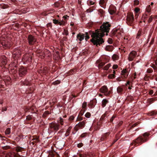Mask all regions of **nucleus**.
Instances as JSON below:
<instances>
[{
	"mask_svg": "<svg viewBox=\"0 0 157 157\" xmlns=\"http://www.w3.org/2000/svg\"><path fill=\"white\" fill-rule=\"evenodd\" d=\"M16 151L18 152H21L22 151H24V148L23 147H19V146H17L16 147Z\"/></svg>",
	"mask_w": 157,
	"mask_h": 157,
	"instance_id": "nucleus-29",
	"label": "nucleus"
},
{
	"mask_svg": "<svg viewBox=\"0 0 157 157\" xmlns=\"http://www.w3.org/2000/svg\"><path fill=\"white\" fill-rule=\"evenodd\" d=\"M150 14H147L146 13L144 14L142 16V18L144 19V21L145 22L146 20L148 18V17L150 15Z\"/></svg>",
	"mask_w": 157,
	"mask_h": 157,
	"instance_id": "nucleus-28",
	"label": "nucleus"
},
{
	"mask_svg": "<svg viewBox=\"0 0 157 157\" xmlns=\"http://www.w3.org/2000/svg\"><path fill=\"white\" fill-rule=\"evenodd\" d=\"M82 109H86L87 107V102H84L82 105Z\"/></svg>",
	"mask_w": 157,
	"mask_h": 157,
	"instance_id": "nucleus-40",
	"label": "nucleus"
},
{
	"mask_svg": "<svg viewBox=\"0 0 157 157\" xmlns=\"http://www.w3.org/2000/svg\"><path fill=\"white\" fill-rule=\"evenodd\" d=\"M150 134L147 132L144 133L141 135L140 136L131 144V145L137 146L143 143L147 142L149 139Z\"/></svg>",
	"mask_w": 157,
	"mask_h": 157,
	"instance_id": "nucleus-2",
	"label": "nucleus"
},
{
	"mask_svg": "<svg viewBox=\"0 0 157 157\" xmlns=\"http://www.w3.org/2000/svg\"><path fill=\"white\" fill-rule=\"evenodd\" d=\"M60 82V81L59 80H57L52 83V84L54 85L59 84Z\"/></svg>",
	"mask_w": 157,
	"mask_h": 157,
	"instance_id": "nucleus-46",
	"label": "nucleus"
},
{
	"mask_svg": "<svg viewBox=\"0 0 157 157\" xmlns=\"http://www.w3.org/2000/svg\"><path fill=\"white\" fill-rule=\"evenodd\" d=\"M17 63L18 61L17 60H15L11 64V65L12 66H13L16 68V67H17Z\"/></svg>",
	"mask_w": 157,
	"mask_h": 157,
	"instance_id": "nucleus-31",
	"label": "nucleus"
},
{
	"mask_svg": "<svg viewBox=\"0 0 157 157\" xmlns=\"http://www.w3.org/2000/svg\"><path fill=\"white\" fill-rule=\"evenodd\" d=\"M97 103V100L96 99L92 100L90 103V105L91 108H93Z\"/></svg>",
	"mask_w": 157,
	"mask_h": 157,
	"instance_id": "nucleus-22",
	"label": "nucleus"
},
{
	"mask_svg": "<svg viewBox=\"0 0 157 157\" xmlns=\"http://www.w3.org/2000/svg\"><path fill=\"white\" fill-rule=\"evenodd\" d=\"M139 1L138 0H135L134 4L135 5H137L139 4Z\"/></svg>",
	"mask_w": 157,
	"mask_h": 157,
	"instance_id": "nucleus-58",
	"label": "nucleus"
},
{
	"mask_svg": "<svg viewBox=\"0 0 157 157\" xmlns=\"http://www.w3.org/2000/svg\"><path fill=\"white\" fill-rule=\"evenodd\" d=\"M110 66L111 64L110 63H108L104 67L103 69L105 70H107Z\"/></svg>",
	"mask_w": 157,
	"mask_h": 157,
	"instance_id": "nucleus-37",
	"label": "nucleus"
},
{
	"mask_svg": "<svg viewBox=\"0 0 157 157\" xmlns=\"http://www.w3.org/2000/svg\"><path fill=\"white\" fill-rule=\"evenodd\" d=\"M7 60L6 57L4 56H2L0 57V66L4 67L7 63Z\"/></svg>",
	"mask_w": 157,
	"mask_h": 157,
	"instance_id": "nucleus-11",
	"label": "nucleus"
},
{
	"mask_svg": "<svg viewBox=\"0 0 157 157\" xmlns=\"http://www.w3.org/2000/svg\"><path fill=\"white\" fill-rule=\"evenodd\" d=\"M106 116L105 114H103L101 117L100 118V120H103L104 118Z\"/></svg>",
	"mask_w": 157,
	"mask_h": 157,
	"instance_id": "nucleus-61",
	"label": "nucleus"
},
{
	"mask_svg": "<svg viewBox=\"0 0 157 157\" xmlns=\"http://www.w3.org/2000/svg\"><path fill=\"white\" fill-rule=\"evenodd\" d=\"M27 40L29 45H32L34 44L36 41L35 37L32 35H29L27 37Z\"/></svg>",
	"mask_w": 157,
	"mask_h": 157,
	"instance_id": "nucleus-10",
	"label": "nucleus"
},
{
	"mask_svg": "<svg viewBox=\"0 0 157 157\" xmlns=\"http://www.w3.org/2000/svg\"><path fill=\"white\" fill-rule=\"evenodd\" d=\"M83 145V144L81 143L78 144L77 147L78 148H80L82 147Z\"/></svg>",
	"mask_w": 157,
	"mask_h": 157,
	"instance_id": "nucleus-62",
	"label": "nucleus"
},
{
	"mask_svg": "<svg viewBox=\"0 0 157 157\" xmlns=\"http://www.w3.org/2000/svg\"><path fill=\"white\" fill-rule=\"evenodd\" d=\"M107 1V0H100L99 3L101 7L105 8Z\"/></svg>",
	"mask_w": 157,
	"mask_h": 157,
	"instance_id": "nucleus-20",
	"label": "nucleus"
},
{
	"mask_svg": "<svg viewBox=\"0 0 157 157\" xmlns=\"http://www.w3.org/2000/svg\"><path fill=\"white\" fill-rule=\"evenodd\" d=\"M100 92L104 94L105 96H109L110 94V91L108 90V89L106 86H103L99 89Z\"/></svg>",
	"mask_w": 157,
	"mask_h": 157,
	"instance_id": "nucleus-7",
	"label": "nucleus"
},
{
	"mask_svg": "<svg viewBox=\"0 0 157 157\" xmlns=\"http://www.w3.org/2000/svg\"><path fill=\"white\" fill-rule=\"evenodd\" d=\"M111 26V25L109 22H104L100 26L99 29L92 33L91 35L92 38L90 40L91 42L96 46H100L104 42L102 38L105 35V33H106V35H108Z\"/></svg>",
	"mask_w": 157,
	"mask_h": 157,
	"instance_id": "nucleus-1",
	"label": "nucleus"
},
{
	"mask_svg": "<svg viewBox=\"0 0 157 157\" xmlns=\"http://www.w3.org/2000/svg\"><path fill=\"white\" fill-rule=\"evenodd\" d=\"M62 4V0H59L58 1L56 2L53 4V6L55 7H58L59 6L60 4Z\"/></svg>",
	"mask_w": 157,
	"mask_h": 157,
	"instance_id": "nucleus-23",
	"label": "nucleus"
},
{
	"mask_svg": "<svg viewBox=\"0 0 157 157\" xmlns=\"http://www.w3.org/2000/svg\"><path fill=\"white\" fill-rule=\"evenodd\" d=\"M134 21V15L132 13H128L126 18V23L127 24L130 26L133 25Z\"/></svg>",
	"mask_w": 157,
	"mask_h": 157,
	"instance_id": "nucleus-5",
	"label": "nucleus"
},
{
	"mask_svg": "<svg viewBox=\"0 0 157 157\" xmlns=\"http://www.w3.org/2000/svg\"><path fill=\"white\" fill-rule=\"evenodd\" d=\"M27 73V69L23 67H21L19 70V75L20 77L25 75Z\"/></svg>",
	"mask_w": 157,
	"mask_h": 157,
	"instance_id": "nucleus-12",
	"label": "nucleus"
},
{
	"mask_svg": "<svg viewBox=\"0 0 157 157\" xmlns=\"http://www.w3.org/2000/svg\"><path fill=\"white\" fill-rule=\"evenodd\" d=\"M108 78L110 79H113L115 78L114 74H111L108 76Z\"/></svg>",
	"mask_w": 157,
	"mask_h": 157,
	"instance_id": "nucleus-47",
	"label": "nucleus"
},
{
	"mask_svg": "<svg viewBox=\"0 0 157 157\" xmlns=\"http://www.w3.org/2000/svg\"><path fill=\"white\" fill-rule=\"evenodd\" d=\"M59 123L61 125H63V119L61 117H60Z\"/></svg>",
	"mask_w": 157,
	"mask_h": 157,
	"instance_id": "nucleus-57",
	"label": "nucleus"
},
{
	"mask_svg": "<svg viewBox=\"0 0 157 157\" xmlns=\"http://www.w3.org/2000/svg\"><path fill=\"white\" fill-rule=\"evenodd\" d=\"M109 102L106 99H103L102 101L101 106L102 107H105L106 104Z\"/></svg>",
	"mask_w": 157,
	"mask_h": 157,
	"instance_id": "nucleus-25",
	"label": "nucleus"
},
{
	"mask_svg": "<svg viewBox=\"0 0 157 157\" xmlns=\"http://www.w3.org/2000/svg\"><path fill=\"white\" fill-rule=\"evenodd\" d=\"M157 100V98H150L149 99V104H150L153 103L154 101Z\"/></svg>",
	"mask_w": 157,
	"mask_h": 157,
	"instance_id": "nucleus-32",
	"label": "nucleus"
},
{
	"mask_svg": "<svg viewBox=\"0 0 157 157\" xmlns=\"http://www.w3.org/2000/svg\"><path fill=\"white\" fill-rule=\"evenodd\" d=\"M5 85V81H4L2 80V78H1V76H0V88H3V89H1V90H4L5 88L4 86Z\"/></svg>",
	"mask_w": 157,
	"mask_h": 157,
	"instance_id": "nucleus-18",
	"label": "nucleus"
},
{
	"mask_svg": "<svg viewBox=\"0 0 157 157\" xmlns=\"http://www.w3.org/2000/svg\"><path fill=\"white\" fill-rule=\"evenodd\" d=\"M29 86L28 89L26 90V92L28 94H32L35 90V84L33 83L31 84Z\"/></svg>",
	"mask_w": 157,
	"mask_h": 157,
	"instance_id": "nucleus-13",
	"label": "nucleus"
},
{
	"mask_svg": "<svg viewBox=\"0 0 157 157\" xmlns=\"http://www.w3.org/2000/svg\"><path fill=\"white\" fill-rule=\"evenodd\" d=\"M123 91V88H122L121 87L118 86L117 88V92L118 94H122Z\"/></svg>",
	"mask_w": 157,
	"mask_h": 157,
	"instance_id": "nucleus-27",
	"label": "nucleus"
},
{
	"mask_svg": "<svg viewBox=\"0 0 157 157\" xmlns=\"http://www.w3.org/2000/svg\"><path fill=\"white\" fill-rule=\"evenodd\" d=\"M50 114L49 112L48 111H45L44 113L43 114L42 117H46L47 115Z\"/></svg>",
	"mask_w": 157,
	"mask_h": 157,
	"instance_id": "nucleus-36",
	"label": "nucleus"
},
{
	"mask_svg": "<svg viewBox=\"0 0 157 157\" xmlns=\"http://www.w3.org/2000/svg\"><path fill=\"white\" fill-rule=\"evenodd\" d=\"M22 83L23 85H26V86H29L31 84H32L31 83L27 81H25L24 82H22Z\"/></svg>",
	"mask_w": 157,
	"mask_h": 157,
	"instance_id": "nucleus-38",
	"label": "nucleus"
},
{
	"mask_svg": "<svg viewBox=\"0 0 157 157\" xmlns=\"http://www.w3.org/2000/svg\"><path fill=\"white\" fill-rule=\"evenodd\" d=\"M154 18V17L153 16V15L151 16L150 17L148 20V23H150L151 22L153 19Z\"/></svg>",
	"mask_w": 157,
	"mask_h": 157,
	"instance_id": "nucleus-43",
	"label": "nucleus"
},
{
	"mask_svg": "<svg viewBox=\"0 0 157 157\" xmlns=\"http://www.w3.org/2000/svg\"><path fill=\"white\" fill-rule=\"evenodd\" d=\"M110 134V133L109 132H106L103 134L102 135L101 138L100 139L101 141H103L105 140L109 136Z\"/></svg>",
	"mask_w": 157,
	"mask_h": 157,
	"instance_id": "nucleus-17",
	"label": "nucleus"
},
{
	"mask_svg": "<svg viewBox=\"0 0 157 157\" xmlns=\"http://www.w3.org/2000/svg\"><path fill=\"white\" fill-rule=\"evenodd\" d=\"M53 23L56 25L59 24V20H56V19H53L52 20Z\"/></svg>",
	"mask_w": 157,
	"mask_h": 157,
	"instance_id": "nucleus-42",
	"label": "nucleus"
},
{
	"mask_svg": "<svg viewBox=\"0 0 157 157\" xmlns=\"http://www.w3.org/2000/svg\"><path fill=\"white\" fill-rule=\"evenodd\" d=\"M75 118V117L73 116H71L69 118V121H72Z\"/></svg>",
	"mask_w": 157,
	"mask_h": 157,
	"instance_id": "nucleus-53",
	"label": "nucleus"
},
{
	"mask_svg": "<svg viewBox=\"0 0 157 157\" xmlns=\"http://www.w3.org/2000/svg\"><path fill=\"white\" fill-rule=\"evenodd\" d=\"M93 32L89 31L88 32H86L85 34L81 33H79L77 36V38L80 42L82 41L85 37V40L87 41L90 38V35H92Z\"/></svg>",
	"mask_w": 157,
	"mask_h": 157,
	"instance_id": "nucleus-4",
	"label": "nucleus"
},
{
	"mask_svg": "<svg viewBox=\"0 0 157 157\" xmlns=\"http://www.w3.org/2000/svg\"><path fill=\"white\" fill-rule=\"evenodd\" d=\"M142 30L141 29L139 30L136 36V39H139L140 36L142 35Z\"/></svg>",
	"mask_w": 157,
	"mask_h": 157,
	"instance_id": "nucleus-30",
	"label": "nucleus"
},
{
	"mask_svg": "<svg viewBox=\"0 0 157 157\" xmlns=\"http://www.w3.org/2000/svg\"><path fill=\"white\" fill-rule=\"evenodd\" d=\"M33 119L35 120L34 118L33 117L32 115H29L26 116V120L27 121H30Z\"/></svg>",
	"mask_w": 157,
	"mask_h": 157,
	"instance_id": "nucleus-34",
	"label": "nucleus"
},
{
	"mask_svg": "<svg viewBox=\"0 0 157 157\" xmlns=\"http://www.w3.org/2000/svg\"><path fill=\"white\" fill-rule=\"evenodd\" d=\"M60 124L55 122H52L49 124V128L53 131L57 132L59 129Z\"/></svg>",
	"mask_w": 157,
	"mask_h": 157,
	"instance_id": "nucleus-6",
	"label": "nucleus"
},
{
	"mask_svg": "<svg viewBox=\"0 0 157 157\" xmlns=\"http://www.w3.org/2000/svg\"><path fill=\"white\" fill-rule=\"evenodd\" d=\"M22 50L21 49L18 48L15 50L13 53V56L15 59L21 57V55Z\"/></svg>",
	"mask_w": 157,
	"mask_h": 157,
	"instance_id": "nucleus-9",
	"label": "nucleus"
},
{
	"mask_svg": "<svg viewBox=\"0 0 157 157\" xmlns=\"http://www.w3.org/2000/svg\"><path fill=\"white\" fill-rule=\"evenodd\" d=\"M32 141H33L36 144L37 143L40 142L39 136L36 135L33 136L32 139Z\"/></svg>",
	"mask_w": 157,
	"mask_h": 157,
	"instance_id": "nucleus-19",
	"label": "nucleus"
},
{
	"mask_svg": "<svg viewBox=\"0 0 157 157\" xmlns=\"http://www.w3.org/2000/svg\"><path fill=\"white\" fill-rule=\"evenodd\" d=\"M116 117V116L115 115H113L112 117L110 119V122H113V120Z\"/></svg>",
	"mask_w": 157,
	"mask_h": 157,
	"instance_id": "nucleus-60",
	"label": "nucleus"
},
{
	"mask_svg": "<svg viewBox=\"0 0 157 157\" xmlns=\"http://www.w3.org/2000/svg\"><path fill=\"white\" fill-rule=\"evenodd\" d=\"M29 144L31 147H32V146H33L34 145H36V144L33 141H32V139H31L29 142Z\"/></svg>",
	"mask_w": 157,
	"mask_h": 157,
	"instance_id": "nucleus-44",
	"label": "nucleus"
},
{
	"mask_svg": "<svg viewBox=\"0 0 157 157\" xmlns=\"http://www.w3.org/2000/svg\"><path fill=\"white\" fill-rule=\"evenodd\" d=\"M39 72L42 74L43 75H46L48 72V69L47 67H45L41 68L39 71Z\"/></svg>",
	"mask_w": 157,
	"mask_h": 157,
	"instance_id": "nucleus-15",
	"label": "nucleus"
},
{
	"mask_svg": "<svg viewBox=\"0 0 157 157\" xmlns=\"http://www.w3.org/2000/svg\"><path fill=\"white\" fill-rule=\"evenodd\" d=\"M72 128V127L71 126H70L68 128L66 132V133L65 134V136L66 137H67L69 136Z\"/></svg>",
	"mask_w": 157,
	"mask_h": 157,
	"instance_id": "nucleus-24",
	"label": "nucleus"
},
{
	"mask_svg": "<svg viewBox=\"0 0 157 157\" xmlns=\"http://www.w3.org/2000/svg\"><path fill=\"white\" fill-rule=\"evenodd\" d=\"M32 56L31 54L26 53L22 58V60L25 63H29L31 61Z\"/></svg>",
	"mask_w": 157,
	"mask_h": 157,
	"instance_id": "nucleus-8",
	"label": "nucleus"
},
{
	"mask_svg": "<svg viewBox=\"0 0 157 157\" xmlns=\"http://www.w3.org/2000/svg\"><path fill=\"white\" fill-rule=\"evenodd\" d=\"M85 111V109H82L79 113V114L81 116L83 115Z\"/></svg>",
	"mask_w": 157,
	"mask_h": 157,
	"instance_id": "nucleus-51",
	"label": "nucleus"
},
{
	"mask_svg": "<svg viewBox=\"0 0 157 157\" xmlns=\"http://www.w3.org/2000/svg\"><path fill=\"white\" fill-rule=\"evenodd\" d=\"M76 70L75 69H71V70H70L69 73H70V75H72V74H74L75 72V71H76Z\"/></svg>",
	"mask_w": 157,
	"mask_h": 157,
	"instance_id": "nucleus-50",
	"label": "nucleus"
},
{
	"mask_svg": "<svg viewBox=\"0 0 157 157\" xmlns=\"http://www.w3.org/2000/svg\"><path fill=\"white\" fill-rule=\"evenodd\" d=\"M117 30L116 29L112 30V31L111 32V36H115L117 33Z\"/></svg>",
	"mask_w": 157,
	"mask_h": 157,
	"instance_id": "nucleus-35",
	"label": "nucleus"
},
{
	"mask_svg": "<svg viewBox=\"0 0 157 157\" xmlns=\"http://www.w3.org/2000/svg\"><path fill=\"white\" fill-rule=\"evenodd\" d=\"M87 3H88V4H89L90 5H93L94 4V2L90 0H88L87 1Z\"/></svg>",
	"mask_w": 157,
	"mask_h": 157,
	"instance_id": "nucleus-55",
	"label": "nucleus"
},
{
	"mask_svg": "<svg viewBox=\"0 0 157 157\" xmlns=\"http://www.w3.org/2000/svg\"><path fill=\"white\" fill-rule=\"evenodd\" d=\"M6 134L9 135L10 133V128H7L5 131Z\"/></svg>",
	"mask_w": 157,
	"mask_h": 157,
	"instance_id": "nucleus-41",
	"label": "nucleus"
},
{
	"mask_svg": "<svg viewBox=\"0 0 157 157\" xmlns=\"http://www.w3.org/2000/svg\"><path fill=\"white\" fill-rule=\"evenodd\" d=\"M113 48V47L112 46L107 45L106 46L105 49L106 51L110 52L112 51Z\"/></svg>",
	"mask_w": 157,
	"mask_h": 157,
	"instance_id": "nucleus-26",
	"label": "nucleus"
},
{
	"mask_svg": "<svg viewBox=\"0 0 157 157\" xmlns=\"http://www.w3.org/2000/svg\"><path fill=\"white\" fill-rule=\"evenodd\" d=\"M128 71L126 69H123L121 71V75H124V74H126V73Z\"/></svg>",
	"mask_w": 157,
	"mask_h": 157,
	"instance_id": "nucleus-48",
	"label": "nucleus"
},
{
	"mask_svg": "<svg viewBox=\"0 0 157 157\" xmlns=\"http://www.w3.org/2000/svg\"><path fill=\"white\" fill-rule=\"evenodd\" d=\"M108 42L109 44H111L113 43V40L111 38H109L108 40Z\"/></svg>",
	"mask_w": 157,
	"mask_h": 157,
	"instance_id": "nucleus-63",
	"label": "nucleus"
},
{
	"mask_svg": "<svg viewBox=\"0 0 157 157\" xmlns=\"http://www.w3.org/2000/svg\"><path fill=\"white\" fill-rule=\"evenodd\" d=\"M4 80H7L8 81L10 82L11 80V78L9 76H8L6 77L5 78H4L3 80L4 81Z\"/></svg>",
	"mask_w": 157,
	"mask_h": 157,
	"instance_id": "nucleus-56",
	"label": "nucleus"
},
{
	"mask_svg": "<svg viewBox=\"0 0 157 157\" xmlns=\"http://www.w3.org/2000/svg\"><path fill=\"white\" fill-rule=\"evenodd\" d=\"M0 43L5 49L10 48L12 45L11 38L3 35L0 38Z\"/></svg>",
	"mask_w": 157,
	"mask_h": 157,
	"instance_id": "nucleus-3",
	"label": "nucleus"
},
{
	"mask_svg": "<svg viewBox=\"0 0 157 157\" xmlns=\"http://www.w3.org/2000/svg\"><path fill=\"white\" fill-rule=\"evenodd\" d=\"M105 64V63L104 62H101L99 63L98 65V68H102Z\"/></svg>",
	"mask_w": 157,
	"mask_h": 157,
	"instance_id": "nucleus-45",
	"label": "nucleus"
},
{
	"mask_svg": "<svg viewBox=\"0 0 157 157\" xmlns=\"http://www.w3.org/2000/svg\"><path fill=\"white\" fill-rule=\"evenodd\" d=\"M150 77L147 75H146L144 78V80L146 81H148L149 80Z\"/></svg>",
	"mask_w": 157,
	"mask_h": 157,
	"instance_id": "nucleus-54",
	"label": "nucleus"
},
{
	"mask_svg": "<svg viewBox=\"0 0 157 157\" xmlns=\"http://www.w3.org/2000/svg\"><path fill=\"white\" fill-rule=\"evenodd\" d=\"M151 8L150 5H148L146 8V10L147 12L149 13L151 12Z\"/></svg>",
	"mask_w": 157,
	"mask_h": 157,
	"instance_id": "nucleus-39",
	"label": "nucleus"
},
{
	"mask_svg": "<svg viewBox=\"0 0 157 157\" xmlns=\"http://www.w3.org/2000/svg\"><path fill=\"white\" fill-rule=\"evenodd\" d=\"M85 124V122L84 121L79 122L78 124H76V126H77L80 128H83Z\"/></svg>",
	"mask_w": 157,
	"mask_h": 157,
	"instance_id": "nucleus-21",
	"label": "nucleus"
},
{
	"mask_svg": "<svg viewBox=\"0 0 157 157\" xmlns=\"http://www.w3.org/2000/svg\"><path fill=\"white\" fill-rule=\"evenodd\" d=\"M10 148V146H5L2 147V148L3 150H7Z\"/></svg>",
	"mask_w": 157,
	"mask_h": 157,
	"instance_id": "nucleus-52",
	"label": "nucleus"
},
{
	"mask_svg": "<svg viewBox=\"0 0 157 157\" xmlns=\"http://www.w3.org/2000/svg\"><path fill=\"white\" fill-rule=\"evenodd\" d=\"M9 72L10 74H13L15 78H16L17 76L16 74L17 72L16 68H11L9 71Z\"/></svg>",
	"mask_w": 157,
	"mask_h": 157,
	"instance_id": "nucleus-16",
	"label": "nucleus"
},
{
	"mask_svg": "<svg viewBox=\"0 0 157 157\" xmlns=\"http://www.w3.org/2000/svg\"><path fill=\"white\" fill-rule=\"evenodd\" d=\"M85 116L87 118H89L91 116V114L89 112H87L86 113Z\"/></svg>",
	"mask_w": 157,
	"mask_h": 157,
	"instance_id": "nucleus-49",
	"label": "nucleus"
},
{
	"mask_svg": "<svg viewBox=\"0 0 157 157\" xmlns=\"http://www.w3.org/2000/svg\"><path fill=\"white\" fill-rule=\"evenodd\" d=\"M109 11L110 14L113 15L115 13L116 9L115 8L112 9L111 8H110L109 10Z\"/></svg>",
	"mask_w": 157,
	"mask_h": 157,
	"instance_id": "nucleus-33",
	"label": "nucleus"
},
{
	"mask_svg": "<svg viewBox=\"0 0 157 157\" xmlns=\"http://www.w3.org/2000/svg\"><path fill=\"white\" fill-rule=\"evenodd\" d=\"M140 10V9L138 8H136L135 9L134 11L136 13H138Z\"/></svg>",
	"mask_w": 157,
	"mask_h": 157,
	"instance_id": "nucleus-64",
	"label": "nucleus"
},
{
	"mask_svg": "<svg viewBox=\"0 0 157 157\" xmlns=\"http://www.w3.org/2000/svg\"><path fill=\"white\" fill-rule=\"evenodd\" d=\"M136 55L137 52L135 51H133L131 52L128 57V59L129 61H132L136 57Z\"/></svg>",
	"mask_w": 157,
	"mask_h": 157,
	"instance_id": "nucleus-14",
	"label": "nucleus"
},
{
	"mask_svg": "<svg viewBox=\"0 0 157 157\" xmlns=\"http://www.w3.org/2000/svg\"><path fill=\"white\" fill-rule=\"evenodd\" d=\"M152 72H153V70L151 68L147 69V73H151Z\"/></svg>",
	"mask_w": 157,
	"mask_h": 157,
	"instance_id": "nucleus-59",
	"label": "nucleus"
}]
</instances>
